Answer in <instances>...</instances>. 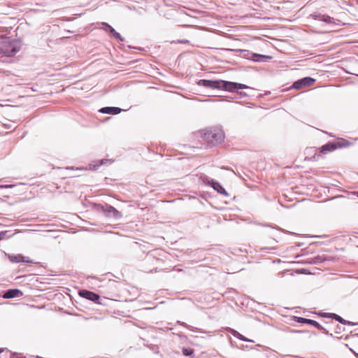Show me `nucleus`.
Segmentation results:
<instances>
[{
	"label": "nucleus",
	"mask_w": 358,
	"mask_h": 358,
	"mask_svg": "<svg viewBox=\"0 0 358 358\" xmlns=\"http://www.w3.org/2000/svg\"><path fill=\"white\" fill-rule=\"evenodd\" d=\"M358 140V138L345 139L343 138H338L331 141H329L324 144L319 148L318 152H316L313 159L317 161L322 155H327L329 152H334L337 149H341L355 145V142Z\"/></svg>",
	"instance_id": "nucleus-1"
},
{
	"label": "nucleus",
	"mask_w": 358,
	"mask_h": 358,
	"mask_svg": "<svg viewBox=\"0 0 358 358\" xmlns=\"http://www.w3.org/2000/svg\"><path fill=\"white\" fill-rule=\"evenodd\" d=\"M21 48V43L10 37L0 36V55L6 57L14 56Z\"/></svg>",
	"instance_id": "nucleus-2"
},
{
	"label": "nucleus",
	"mask_w": 358,
	"mask_h": 358,
	"mask_svg": "<svg viewBox=\"0 0 358 358\" xmlns=\"http://www.w3.org/2000/svg\"><path fill=\"white\" fill-rule=\"evenodd\" d=\"M91 210L96 213H101L104 216L113 218L116 220H120L123 216L120 211L107 203L100 204L91 202Z\"/></svg>",
	"instance_id": "nucleus-3"
},
{
	"label": "nucleus",
	"mask_w": 358,
	"mask_h": 358,
	"mask_svg": "<svg viewBox=\"0 0 358 358\" xmlns=\"http://www.w3.org/2000/svg\"><path fill=\"white\" fill-rule=\"evenodd\" d=\"M200 179L202 180L203 183L211 187L218 194L224 195V196H229V194L227 193L226 189L223 187V186L218 181H217L206 175L201 176Z\"/></svg>",
	"instance_id": "nucleus-4"
},
{
	"label": "nucleus",
	"mask_w": 358,
	"mask_h": 358,
	"mask_svg": "<svg viewBox=\"0 0 358 358\" xmlns=\"http://www.w3.org/2000/svg\"><path fill=\"white\" fill-rule=\"evenodd\" d=\"M315 82V79L311 77H305L293 83L292 88L300 90L305 87L311 86Z\"/></svg>",
	"instance_id": "nucleus-5"
},
{
	"label": "nucleus",
	"mask_w": 358,
	"mask_h": 358,
	"mask_svg": "<svg viewBox=\"0 0 358 358\" xmlns=\"http://www.w3.org/2000/svg\"><path fill=\"white\" fill-rule=\"evenodd\" d=\"M222 80H206L201 79L196 82L199 86H202L210 89L220 90Z\"/></svg>",
	"instance_id": "nucleus-6"
},
{
	"label": "nucleus",
	"mask_w": 358,
	"mask_h": 358,
	"mask_svg": "<svg viewBox=\"0 0 358 358\" xmlns=\"http://www.w3.org/2000/svg\"><path fill=\"white\" fill-rule=\"evenodd\" d=\"M199 134H224V131L222 125L217 124L200 129Z\"/></svg>",
	"instance_id": "nucleus-7"
},
{
	"label": "nucleus",
	"mask_w": 358,
	"mask_h": 358,
	"mask_svg": "<svg viewBox=\"0 0 358 358\" xmlns=\"http://www.w3.org/2000/svg\"><path fill=\"white\" fill-rule=\"evenodd\" d=\"M115 160L113 159H101L91 161V171H97L101 166H108Z\"/></svg>",
	"instance_id": "nucleus-8"
},
{
	"label": "nucleus",
	"mask_w": 358,
	"mask_h": 358,
	"mask_svg": "<svg viewBox=\"0 0 358 358\" xmlns=\"http://www.w3.org/2000/svg\"><path fill=\"white\" fill-rule=\"evenodd\" d=\"M101 25V29L104 30L107 34L114 37L118 42L124 41V38L121 35L115 31V29L106 22H101L99 24Z\"/></svg>",
	"instance_id": "nucleus-9"
},
{
	"label": "nucleus",
	"mask_w": 358,
	"mask_h": 358,
	"mask_svg": "<svg viewBox=\"0 0 358 358\" xmlns=\"http://www.w3.org/2000/svg\"><path fill=\"white\" fill-rule=\"evenodd\" d=\"M292 320L296 322L301 323L303 324L312 325V326L315 327V328H317V329H323V327L319 322H317V321L312 320V319L305 318V317H299V316H292Z\"/></svg>",
	"instance_id": "nucleus-10"
},
{
	"label": "nucleus",
	"mask_w": 358,
	"mask_h": 358,
	"mask_svg": "<svg viewBox=\"0 0 358 358\" xmlns=\"http://www.w3.org/2000/svg\"><path fill=\"white\" fill-rule=\"evenodd\" d=\"M203 139L210 144V146H215L224 141L225 136H201Z\"/></svg>",
	"instance_id": "nucleus-11"
},
{
	"label": "nucleus",
	"mask_w": 358,
	"mask_h": 358,
	"mask_svg": "<svg viewBox=\"0 0 358 358\" xmlns=\"http://www.w3.org/2000/svg\"><path fill=\"white\" fill-rule=\"evenodd\" d=\"M22 290L17 288H12L6 289L3 295V297L6 299L17 298L23 296Z\"/></svg>",
	"instance_id": "nucleus-12"
},
{
	"label": "nucleus",
	"mask_w": 358,
	"mask_h": 358,
	"mask_svg": "<svg viewBox=\"0 0 358 358\" xmlns=\"http://www.w3.org/2000/svg\"><path fill=\"white\" fill-rule=\"evenodd\" d=\"M241 51L243 52L247 53V55L246 54L243 55L244 57H246L249 54H251L252 55L251 59L252 61H254V62H266L268 59L271 58V57L267 56V55H261V54H257V53H250L247 50H241Z\"/></svg>",
	"instance_id": "nucleus-13"
},
{
	"label": "nucleus",
	"mask_w": 358,
	"mask_h": 358,
	"mask_svg": "<svg viewBox=\"0 0 358 358\" xmlns=\"http://www.w3.org/2000/svg\"><path fill=\"white\" fill-rule=\"evenodd\" d=\"M313 17L316 20L322 21L327 24H336L335 19L327 15L321 14L319 13H315L314 14H313Z\"/></svg>",
	"instance_id": "nucleus-14"
},
{
	"label": "nucleus",
	"mask_w": 358,
	"mask_h": 358,
	"mask_svg": "<svg viewBox=\"0 0 358 358\" xmlns=\"http://www.w3.org/2000/svg\"><path fill=\"white\" fill-rule=\"evenodd\" d=\"M220 90H224L229 92H234L238 90V87L236 86V83L235 82L222 80Z\"/></svg>",
	"instance_id": "nucleus-15"
},
{
	"label": "nucleus",
	"mask_w": 358,
	"mask_h": 358,
	"mask_svg": "<svg viewBox=\"0 0 358 358\" xmlns=\"http://www.w3.org/2000/svg\"><path fill=\"white\" fill-rule=\"evenodd\" d=\"M122 109L119 107L106 106L98 110V112L103 114L117 115L122 112Z\"/></svg>",
	"instance_id": "nucleus-16"
},
{
	"label": "nucleus",
	"mask_w": 358,
	"mask_h": 358,
	"mask_svg": "<svg viewBox=\"0 0 358 358\" xmlns=\"http://www.w3.org/2000/svg\"><path fill=\"white\" fill-rule=\"evenodd\" d=\"M108 299L106 297H101L98 294L91 292V301L103 306H107Z\"/></svg>",
	"instance_id": "nucleus-17"
},
{
	"label": "nucleus",
	"mask_w": 358,
	"mask_h": 358,
	"mask_svg": "<svg viewBox=\"0 0 358 358\" xmlns=\"http://www.w3.org/2000/svg\"><path fill=\"white\" fill-rule=\"evenodd\" d=\"M229 332L231 333V334L232 336H234V337H236V338H238L241 341H243L245 342H248V343L254 342L252 340L246 338L245 336L242 335L241 334H240L238 331H237L235 329H230Z\"/></svg>",
	"instance_id": "nucleus-18"
},
{
	"label": "nucleus",
	"mask_w": 358,
	"mask_h": 358,
	"mask_svg": "<svg viewBox=\"0 0 358 358\" xmlns=\"http://www.w3.org/2000/svg\"><path fill=\"white\" fill-rule=\"evenodd\" d=\"M159 261V259L156 258L154 255L148 253L143 260V264H150L154 265ZM143 267H145V265H143Z\"/></svg>",
	"instance_id": "nucleus-19"
},
{
	"label": "nucleus",
	"mask_w": 358,
	"mask_h": 358,
	"mask_svg": "<svg viewBox=\"0 0 358 358\" xmlns=\"http://www.w3.org/2000/svg\"><path fill=\"white\" fill-rule=\"evenodd\" d=\"M6 255L8 257V259L12 262V263H21V257H22V254H6Z\"/></svg>",
	"instance_id": "nucleus-20"
},
{
	"label": "nucleus",
	"mask_w": 358,
	"mask_h": 358,
	"mask_svg": "<svg viewBox=\"0 0 358 358\" xmlns=\"http://www.w3.org/2000/svg\"><path fill=\"white\" fill-rule=\"evenodd\" d=\"M182 355L189 358H195L194 350L191 348L183 347L182 348Z\"/></svg>",
	"instance_id": "nucleus-21"
},
{
	"label": "nucleus",
	"mask_w": 358,
	"mask_h": 358,
	"mask_svg": "<svg viewBox=\"0 0 358 358\" xmlns=\"http://www.w3.org/2000/svg\"><path fill=\"white\" fill-rule=\"evenodd\" d=\"M324 256L317 255L310 259L309 263L311 264H320L326 261Z\"/></svg>",
	"instance_id": "nucleus-22"
},
{
	"label": "nucleus",
	"mask_w": 358,
	"mask_h": 358,
	"mask_svg": "<svg viewBox=\"0 0 358 358\" xmlns=\"http://www.w3.org/2000/svg\"><path fill=\"white\" fill-rule=\"evenodd\" d=\"M257 224L259 225V226L265 227H271L272 229H276L278 231H282V232H285V233L291 234V232L287 231L286 230H284V229L280 228L278 226H273V225H271L270 224L257 223Z\"/></svg>",
	"instance_id": "nucleus-23"
},
{
	"label": "nucleus",
	"mask_w": 358,
	"mask_h": 358,
	"mask_svg": "<svg viewBox=\"0 0 358 358\" xmlns=\"http://www.w3.org/2000/svg\"><path fill=\"white\" fill-rule=\"evenodd\" d=\"M78 294L80 296L87 300H90V290L87 289H82L79 290Z\"/></svg>",
	"instance_id": "nucleus-24"
},
{
	"label": "nucleus",
	"mask_w": 358,
	"mask_h": 358,
	"mask_svg": "<svg viewBox=\"0 0 358 358\" xmlns=\"http://www.w3.org/2000/svg\"><path fill=\"white\" fill-rule=\"evenodd\" d=\"M331 319L335 320L336 321L338 322L339 323H341L342 324H343V322H345V319H343L340 315H338L336 313H333L331 315Z\"/></svg>",
	"instance_id": "nucleus-25"
},
{
	"label": "nucleus",
	"mask_w": 358,
	"mask_h": 358,
	"mask_svg": "<svg viewBox=\"0 0 358 358\" xmlns=\"http://www.w3.org/2000/svg\"><path fill=\"white\" fill-rule=\"evenodd\" d=\"M96 281H97V278L91 275V287H90V289H96V287H100V285H99L97 283H96Z\"/></svg>",
	"instance_id": "nucleus-26"
},
{
	"label": "nucleus",
	"mask_w": 358,
	"mask_h": 358,
	"mask_svg": "<svg viewBox=\"0 0 358 358\" xmlns=\"http://www.w3.org/2000/svg\"><path fill=\"white\" fill-rule=\"evenodd\" d=\"M21 263H26V264H38V262H34L31 259H30L29 257H25L22 255V257H21Z\"/></svg>",
	"instance_id": "nucleus-27"
},
{
	"label": "nucleus",
	"mask_w": 358,
	"mask_h": 358,
	"mask_svg": "<svg viewBox=\"0 0 358 358\" xmlns=\"http://www.w3.org/2000/svg\"><path fill=\"white\" fill-rule=\"evenodd\" d=\"M318 316L324 317V318H331V315L332 313H323V312H318L316 313Z\"/></svg>",
	"instance_id": "nucleus-28"
},
{
	"label": "nucleus",
	"mask_w": 358,
	"mask_h": 358,
	"mask_svg": "<svg viewBox=\"0 0 358 358\" xmlns=\"http://www.w3.org/2000/svg\"><path fill=\"white\" fill-rule=\"evenodd\" d=\"M10 358H25V357L20 353L12 352L10 355Z\"/></svg>",
	"instance_id": "nucleus-29"
},
{
	"label": "nucleus",
	"mask_w": 358,
	"mask_h": 358,
	"mask_svg": "<svg viewBox=\"0 0 358 358\" xmlns=\"http://www.w3.org/2000/svg\"><path fill=\"white\" fill-rule=\"evenodd\" d=\"M15 184L0 185V189H10L15 187Z\"/></svg>",
	"instance_id": "nucleus-30"
},
{
	"label": "nucleus",
	"mask_w": 358,
	"mask_h": 358,
	"mask_svg": "<svg viewBox=\"0 0 358 358\" xmlns=\"http://www.w3.org/2000/svg\"><path fill=\"white\" fill-rule=\"evenodd\" d=\"M236 86L238 87V90H243V89H248L250 88L249 86L245 85V84H242V83H236Z\"/></svg>",
	"instance_id": "nucleus-31"
},
{
	"label": "nucleus",
	"mask_w": 358,
	"mask_h": 358,
	"mask_svg": "<svg viewBox=\"0 0 358 358\" xmlns=\"http://www.w3.org/2000/svg\"><path fill=\"white\" fill-rule=\"evenodd\" d=\"M343 324H347V325H350V326H356L358 324L357 323H355V322H351V321H348V320H345V322H343Z\"/></svg>",
	"instance_id": "nucleus-32"
},
{
	"label": "nucleus",
	"mask_w": 358,
	"mask_h": 358,
	"mask_svg": "<svg viewBox=\"0 0 358 358\" xmlns=\"http://www.w3.org/2000/svg\"><path fill=\"white\" fill-rule=\"evenodd\" d=\"M153 271H157V267L154 268L152 269H149V268H144V271L145 273H152Z\"/></svg>",
	"instance_id": "nucleus-33"
},
{
	"label": "nucleus",
	"mask_w": 358,
	"mask_h": 358,
	"mask_svg": "<svg viewBox=\"0 0 358 358\" xmlns=\"http://www.w3.org/2000/svg\"><path fill=\"white\" fill-rule=\"evenodd\" d=\"M7 232H8V231H0V241L3 239L5 235L6 234Z\"/></svg>",
	"instance_id": "nucleus-34"
},
{
	"label": "nucleus",
	"mask_w": 358,
	"mask_h": 358,
	"mask_svg": "<svg viewBox=\"0 0 358 358\" xmlns=\"http://www.w3.org/2000/svg\"><path fill=\"white\" fill-rule=\"evenodd\" d=\"M178 324H180V325L186 327V328H190V326H189L187 324H186L185 322H180V321H178L177 322Z\"/></svg>",
	"instance_id": "nucleus-35"
},
{
	"label": "nucleus",
	"mask_w": 358,
	"mask_h": 358,
	"mask_svg": "<svg viewBox=\"0 0 358 358\" xmlns=\"http://www.w3.org/2000/svg\"><path fill=\"white\" fill-rule=\"evenodd\" d=\"M321 330H322L325 334L330 335L331 336H333L332 334H329V331L327 330L324 327H323V329H322Z\"/></svg>",
	"instance_id": "nucleus-36"
},
{
	"label": "nucleus",
	"mask_w": 358,
	"mask_h": 358,
	"mask_svg": "<svg viewBox=\"0 0 358 358\" xmlns=\"http://www.w3.org/2000/svg\"><path fill=\"white\" fill-rule=\"evenodd\" d=\"M350 350L354 354V355L358 358V353L353 350L352 348H350Z\"/></svg>",
	"instance_id": "nucleus-37"
},
{
	"label": "nucleus",
	"mask_w": 358,
	"mask_h": 358,
	"mask_svg": "<svg viewBox=\"0 0 358 358\" xmlns=\"http://www.w3.org/2000/svg\"><path fill=\"white\" fill-rule=\"evenodd\" d=\"M78 316L80 317L83 320H84L85 321L89 320V317H87L86 316H83L81 315H79Z\"/></svg>",
	"instance_id": "nucleus-38"
},
{
	"label": "nucleus",
	"mask_w": 358,
	"mask_h": 358,
	"mask_svg": "<svg viewBox=\"0 0 358 358\" xmlns=\"http://www.w3.org/2000/svg\"><path fill=\"white\" fill-rule=\"evenodd\" d=\"M178 42L180 43H188L189 41L188 40H181V41H179Z\"/></svg>",
	"instance_id": "nucleus-39"
},
{
	"label": "nucleus",
	"mask_w": 358,
	"mask_h": 358,
	"mask_svg": "<svg viewBox=\"0 0 358 358\" xmlns=\"http://www.w3.org/2000/svg\"><path fill=\"white\" fill-rule=\"evenodd\" d=\"M240 95H241V96H242V97H243V96H247V94H246L245 92H240Z\"/></svg>",
	"instance_id": "nucleus-40"
},
{
	"label": "nucleus",
	"mask_w": 358,
	"mask_h": 358,
	"mask_svg": "<svg viewBox=\"0 0 358 358\" xmlns=\"http://www.w3.org/2000/svg\"><path fill=\"white\" fill-rule=\"evenodd\" d=\"M271 236L273 238V239L275 240L276 242H278V241L275 239V234H271Z\"/></svg>",
	"instance_id": "nucleus-41"
},
{
	"label": "nucleus",
	"mask_w": 358,
	"mask_h": 358,
	"mask_svg": "<svg viewBox=\"0 0 358 358\" xmlns=\"http://www.w3.org/2000/svg\"><path fill=\"white\" fill-rule=\"evenodd\" d=\"M293 332H297V333H303V332H306V331H292Z\"/></svg>",
	"instance_id": "nucleus-42"
},
{
	"label": "nucleus",
	"mask_w": 358,
	"mask_h": 358,
	"mask_svg": "<svg viewBox=\"0 0 358 358\" xmlns=\"http://www.w3.org/2000/svg\"><path fill=\"white\" fill-rule=\"evenodd\" d=\"M4 351V348H0V354Z\"/></svg>",
	"instance_id": "nucleus-43"
},
{
	"label": "nucleus",
	"mask_w": 358,
	"mask_h": 358,
	"mask_svg": "<svg viewBox=\"0 0 358 358\" xmlns=\"http://www.w3.org/2000/svg\"><path fill=\"white\" fill-rule=\"evenodd\" d=\"M66 169H73V166H71V167L68 166V167H66Z\"/></svg>",
	"instance_id": "nucleus-44"
},
{
	"label": "nucleus",
	"mask_w": 358,
	"mask_h": 358,
	"mask_svg": "<svg viewBox=\"0 0 358 358\" xmlns=\"http://www.w3.org/2000/svg\"><path fill=\"white\" fill-rule=\"evenodd\" d=\"M324 134H327V135L332 134L331 133H329V132H327V131H325V132H324Z\"/></svg>",
	"instance_id": "nucleus-45"
},
{
	"label": "nucleus",
	"mask_w": 358,
	"mask_h": 358,
	"mask_svg": "<svg viewBox=\"0 0 358 358\" xmlns=\"http://www.w3.org/2000/svg\"><path fill=\"white\" fill-rule=\"evenodd\" d=\"M177 271H179V272H182V271H183V270H182V269H181V268H178V269H177Z\"/></svg>",
	"instance_id": "nucleus-46"
},
{
	"label": "nucleus",
	"mask_w": 358,
	"mask_h": 358,
	"mask_svg": "<svg viewBox=\"0 0 358 358\" xmlns=\"http://www.w3.org/2000/svg\"><path fill=\"white\" fill-rule=\"evenodd\" d=\"M337 328H338V329H341V327L339 325H337Z\"/></svg>",
	"instance_id": "nucleus-47"
},
{
	"label": "nucleus",
	"mask_w": 358,
	"mask_h": 358,
	"mask_svg": "<svg viewBox=\"0 0 358 358\" xmlns=\"http://www.w3.org/2000/svg\"><path fill=\"white\" fill-rule=\"evenodd\" d=\"M267 249H268V248H262V250H267Z\"/></svg>",
	"instance_id": "nucleus-48"
},
{
	"label": "nucleus",
	"mask_w": 358,
	"mask_h": 358,
	"mask_svg": "<svg viewBox=\"0 0 358 358\" xmlns=\"http://www.w3.org/2000/svg\"><path fill=\"white\" fill-rule=\"evenodd\" d=\"M273 358H278L276 355H273Z\"/></svg>",
	"instance_id": "nucleus-49"
},
{
	"label": "nucleus",
	"mask_w": 358,
	"mask_h": 358,
	"mask_svg": "<svg viewBox=\"0 0 358 358\" xmlns=\"http://www.w3.org/2000/svg\"><path fill=\"white\" fill-rule=\"evenodd\" d=\"M357 141H358V140H357ZM356 142H357V141L355 142V143Z\"/></svg>",
	"instance_id": "nucleus-50"
},
{
	"label": "nucleus",
	"mask_w": 358,
	"mask_h": 358,
	"mask_svg": "<svg viewBox=\"0 0 358 358\" xmlns=\"http://www.w3.org/2000/svg\"><path fill=\"white\" fill-rule=\"evenodd\" d=\"M357 196H358V192H357Z\"/></svg>",
	"instance_id": "nucleus-51"
}]
</instances>
